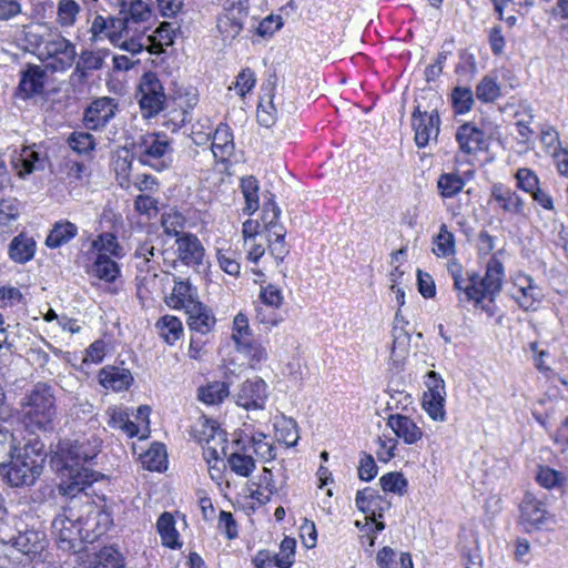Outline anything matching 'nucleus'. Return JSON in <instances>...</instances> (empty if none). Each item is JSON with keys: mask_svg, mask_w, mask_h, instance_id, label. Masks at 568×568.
Returning <instances> with one entry per match:
<instances>
[{"mask_svg": "<svg viewBox=\"0 0 568 568\" xmlns=\"http://www.w3.org/2000/svg\"><path fill=\"white\" fill-rule=\"evenodd\" d=\"M108 416V425L113 429H121L128 437L132 438L138 435L139 427L130 420L126 408L122 406H110L105 410Z\"/></svg>", "mask_w": 568, "mask_h": 568, "instance_id": "obj_29", "label": "nucleus"}, {"mask_svg": "<svg viewBox=\"0 0 568 568\" xmlns=\"http://www.w3.org/2000/svg\"><path fill=\"white\" fill-rule=\"evenodd\" d=\"M0 544L11 545L21 554L33 559L40 557L45 550L48 546V538L44 531L30 528L19 531L18 535L12 536L9 539L0 537Z\"/></svg>", "mask_w": 568, "mask_h": 568, "instance_id": "obj_9", "label": "nucleus"}, {"mask_svg": "<svg viewBox=\"0 0 568 568\" xmlns=\"http://www.w3.org/2000/svg\"><path fill=\"white\" fill-rule=\"evenodd\" d=\"M99 381L104 388L121 392L130 387L133 376L126 368L105 366L99 372Z\"/></svg>", "mask_w": 568, "mask_h": 568, "instance_id": "obj_20", "label": "nucleus"}, {"mask_svg": "<svg viewBox=\"0 0 568 568\" xmlns=\"http://www.w3.org/2000/svg\"><path fill=\"white\" fill-rule=\"evenodd\" d=\"M45 79L47 72L42 67L28 65L22 72L19 89L27 98L41 94L44 90Z\"/></svg>", "mask_w": 568, "mask_h": 568, "instance_id": "obj_22", "label": "nucleus"}, {"mask_svg": "<svg viewBox=\"0 0 568 568\" xmlns=\"http://www.w3.org/2000/svg\"><path fill=\"white\" fill-rule=\"evenodd\" d=\"M477 275L469 276L464 287V297L459 295V301L470 302L474 301L476 304L480 303L485 297H489L480 282H477Z\"/></svg>", "mask_w": 568, "mask_h": 568, "instance_id": "obj_53", "label": "nucleus"}, {"mask_svg": "<svg viewBox=\"0 0 568 568\" xmlns=\"http://www.w3.org/2000/svg\"><path fill=\"white\" fill-rule=\"evenodd\" d=\"M165 302L172 308L185 311L199 302L196 288L192 287L189 281L175 280L172 293L166 297Z\"/></svg>", "mask_w": 568, "mask_h": 568, "instance_id": "obj_23", "label": "nucleus"}, {"mask_svg": "<svg viewBox=\"0 0 568 568\" xmlns=\"http://www.w3.org/2000/svg\"><path fill=\"white\" fill-rule=\"evenodd\" d=\"M433 253L438 257H448L455 253L454 234L446 224H442L438 234L433 240Z\"/></svg>", "mask_w": 568, "mask_h": 568, "instance_id": "obj_40", "label": "nucleus"}, {"mask_svg": "<svg viewBox=\"0 0 568 568\" xmlns=\"http://www.w3.org/2000/svg\"><path fill=\"white\" fill-rule=\"evenodd\" d=\"M465 186L464 179L458 173H443L437 180V189L442 197L452 199L459 194Z\"/></svg>", "mask_w": 568, "mask_h": 568, "instance_id": "obj_36", "label": "nucleus"}, {"mask_svg": "<svg viewBox=\"0 0 568 568\" xmlns=\"http://www.w3.org/2000/svg\"><path fill=\"white\" fill-rule=\"evenodd\" d=\"M43 445L39 442L26 444L0 467L7 483L12 487L33 485L43 470Z\"/></svg>", "mask_w": 568, "mask_h": 568, "instance_id": "obj_4", "label": "nucleus"}, {"mask_svg": "<svg viewBox=\"0 0 568 568\" xmlns=\"http://www.w3.org/2000/svg\"><path fill=\"white\" fill-rule=\"evenodd\" d=\"M156 327L159 329L160 336L169 344L173 345L180 337L183 332L181 321L171 315H165L161 317Z\"/></svg>", "mask_w": 568, "mask_h": 568, "instance_id": "obj_39", "label": "nucleus"}, {"mask_svg": "<svg viewBox=\"0 0 568 568\" xmlns=\"http://www.w3.org/2000/svg\"><path fill=\"white\" fill-rule=\"evenodd\" d=\"M19 412L21 423L32 433L52 429L57 415L52 386L39 382L27 389L19 400Z\"/></svg>", "mask_w": 568, "mask_h": 568, "instance_id": "obj_3", "label": "nucleus"}, {"mask_svg": "<svg viewBox=\"0 0 568 568\" xmlns=\"http://www.w3.org/2000/svg\"><path fill=\"white\" fill-rule=\"evenodd\" d=\"M384 491L404 495L407 488V480L402 473L392 471L379 478Z\"/></svg>", "mask_w": 568, "mask_h": 568, "instance_id": "obj_48", "label": "nucleus"}, {"mask_svg": "<svg viewBox=\"0 0 568 568\" xmlns=\"http://www.w3.org/2000/svg\"><path fill=\"white\" fill-rule=\"evenodd\" d=\"M258 298L265 306H270L271 308H278L282 306L284 297L282 291L273 284H267L266 286H262Z\"/></svg>", "mask_w": 568, "mask_h": 568, "instance_id": "obj_56", "label": "nucleus"}, {"mask_svg": "<svg viewBox=\"0 0 568 568\" xmlns=\"http://www.w3.org/2000/svg\"><path fill=\"white\" fill-rule=\"evenodd\" d=\"M440 119L436 110L430 113L420 111L416 106L412 114V128L415 132V143L417 148L422 149L429 144L430 141H436L439 134Z\"/></svg>", "mask_w": 568, "mask_h": 568, "instance_id": "obj_8", "label": "nucleus"}, {"mask_svg": "<svg viewBox=\"0 0 568 568\" xmlns=\"http://www.w3.org/2000/svg\"><path fill=\"white\" fill-rule=\"evenodd\" d=\"M70 501L52 521L58 547L64 551H78L82 542H92L104 532L101 520L108 515L97 508L84 491Z\"/></svg>", "mask_w": 568, "mask_h": 568, "instance_id": "obj_1", "label": "nucleus"}, {"mask_svg": "<svg viewBox=\"0 0 568 568\" xmlns=\"http://www.w3.org/2000/svg\"><path fill=\"white\" fill-rule=\"evenodd\" d=\"M386 425L397 438L407 445H414L423 438V429L409 417L402 414L389 415Z\"/></svg>", "mask_w": 568, "mask_h": 568, "instance_id": "obj_15", "label": "nucleus"}, {"mask_svg": "<svg viewBox=\"0 0 568 568\" xmlns=\"http://www.w3.org/2000/svg\"><path fill=\"white\" fill-rule=\"evenodd\" d=\"M78 233V227L75 224L65 221L58 222L54 224L53 229L49 233L45 244L51 248H57L65 243H68L71 239H73Z\"/></svg>", "mask_w": 568, "mask_h": 568, "instance_id": "obj_31", "label": "nucleus"}, {"mask_svg": "<svg viewBox=\"0 0 568 568\" xmlns=\"http://www.w3.org/2000/svg\"><path fill=\"white\" fill-rule=\"evenodd\" d=\"M232 337L237 346L246 345L251 339V329L247 317L239 313L233 321V334Z\"/></svg>", "mask_w": 568, "mask_h": 568, "instance_id": "obj_51", "label": "nucleus"}, {"mask_svg": "<svg viewBox=\"0 0 568 568\" xmlns=\"http://www.w3.org/2000/svg\"><path fill=\"white\" fill-rule=\"evenodd\" d=\"M378 449L376 455L381 462L387 463L395 457V449L398 445L397 438H377Z\"/></svg>", "mask_w": 568, "mask_h": 568, "instance_id": "obj_63", "label": "nucleus"}, {"mask_svg": "<svg viewBox=\"0 0 568 568\" xmlns=\"http://www.w3.org/2000/svg\"><path fill=\"white\" fill-rule=\"evenodd\" d=\"M230 394L229 385L225 382H213L199 388L197 397L207 405L222 403Z\"/></svg>", "mask_w": 568, "mask_h": 568, "instance_id": "obj_34", "label": "nucleus"}, {"mask_svg": "<svg viewBox=\"0 0 568 568\" xmlns=\"http://www.w3.org/2000/svg\"><path fill=\"white\" fill-rule=\"evenodd\" d=\"M185 313L187 314L189 327L192 331L200 332L201 334L209 333L215 324V318L201 302H197L186 308Z\"/></svg>", "mask_w": 568, "mask_h": 568, "instance_id": "obj_28", "label": "nucleus"}, {"mask_svg": "<svg viewBox=\"0 0 568 568\" xmlns=\"http://www.w3.org/2000/svg\"><path fill=\"white\" fill-rule=\"evenodd\" d=\"M211 150L215 159L226 161L234 152L233 133L227 124L220 123L212 131Z\"/></svg>", "mask_w": 568, "mask_h": 568, "instance_id": "obj_21", "label": "nucleus"}, {"mask_svg": "<svg viewBox=\"0 0 568 568\" xmlns=\"http://www.w3.org/2000/svg\"><path fill=\"white\" fill-rule=\"evenodd\" d=\"M53 58L51 64L54 71H62L70 68L77 57L75 45L62 36H55L43 42V52Z\"/></svg>", "mask_w": 568, "mask_h": 568, "instance_id": "obj_11", "label": "nucleus"}, {"mask_svg": "<svg viewBox=\"0 0 568 568\" xmlns=\"http://www.w3.org/2000/svg\"><path fill=\"white\" fill-rule=\"evenodd\" d=\"M139 97V104L144 118L155 116L164 109L166 97L155 73L146 72L142 75Z\"/></svg>", "mask_w": 568, "mask_h": 568, "instance_id": "obj_7", "label": "nucleus"}, {"mask_svg": "<svg viewBox=\"0 0 568 568\" xmlns=\"http://www.w3.org/2000/svg\"><path fill=\"white\" fill-rule=\"evenodd\" d=\"M173 151L171 139L160 132L143 134L134 144V152L139 161L156 171L170 166Z\"/></svg>", "mask_w": 568, "mask_h": 568, "instance_id": "obj_5", "label": "nucleus"}, {"mask_svg": "<svg viewBox=\"0 0 568 568\" xmlns=\"http://www.w3.org/2000/svg\"><path fill=\"white\" fill-rule=\"evenodd\" d=\"M178 257L189 266L202 264L205 250L200 240L190 233H183L175 241Z\"/></svg>", "mask_w": 568, "mask_h": 568, "instance_id": "obj_16", "label": "nucleus"}, {"mask_svg": "<svg viewBox=\"0 0 568 568\" xmlns=\"http://www.w3.org/2000/svg\"><path fill=\"white\" fill-rule=\"evenodd\" d=\"M237 349L250 358L251 366L253 367L267 358L266 348L260 343L253 341L247 342L246 345H242Z\"/></svg>", "mask_w": 568, "mask_h": 568, "instance_id": "obj_61", "label": "nucleus"}, {"mask_svg": "<svg viewBox=\"0 0 568 568\" xmlns=\"http://www.w3.org/2000/svg\"><path fill=\"white\" fill-rule=\"evenodd\" d=\"M456 141L460 151L466 154L483 150L486 145L485 133L471 123H465L457 129Z\"/></svg>", "mask_w": 568, "mask_h": 568, "instance_id": "obj_19", "label": "nucleus"}, {"mask_svg": "<svg viewBox=\"0 0 568 568\" xmlns=\"http://www.w3.org/2000/svg\"><path fill=\"white\" fill-rule=\"evenodd\" d=\"M224 12L217 18L216 28L224 42H232L242 31L248 14V0H217Z\"/></svg>", "mask_w": 568, "mask_h": 568, "instance_id": "obj_6", "label": "nucleus"}, {"mask_svg": "<svg viewBox=\"0 0 568 568\" xmlns=\"http://www.w3.org/2000/svg\"><path fill=\"white\" fill-rule=\"evenodd\" d=\"M519 510V524L526 531L539 528L546 520L545 505L530 493L525 495Z\"/></svg>", "mask_w": 568, "mask_h": 568, "instance_id": "obj_14", "label": "nucleus"}, {"mask_svg": "<svg viewBox=\"0 0 568 568\" xmlns=\"http://www.w3.org/2000/svg\"><path fill=\"white\" fill-rule=\"evenodd\" d=\"M253 453L264 463H268L275 459L276 448L275 446L266 440V435L263 433L254 434L250 439Z\"/></svg>", "mask_w": 568, "mask_h": 568, "instance_id": "obj_44", "label": "nucleus"}, {"mask_svg": "<svg viewBox=\"0 0 568 568\" xmlns=\"http://www.w3.org/2000/svg\"><path fill=\"white\" fill-rule=\"evenodd\" d=\"M281 215L280 207L275 204V202L271 201L266 203L263 207V220L265 222L267 237L283 240L286 235L285 227L277 222Z\"/></svg>", "mask_w": 568, "mask_h": 568, "instance_id": "obj_30", "label": "nucleus"}, {"mask_svg": "<svg viewBox=\"0 0 568 568\" xmlns=\"http://www.w3.org/2000/svg\"><path fill=\"white\" fill-rule=\"evenodd\" d=\"M515 286L518 293L514 296L517 304L525 311L535 310L541 298V290L535 284L532 277L518 274L515 278Z\"/></svg>", "mask_w": 568, "mask_h": 568, "instance_id": "obj_17", "label": "nucleus"}, {"mask_svg": "<svg viewBox=\"0 0 568 568\" xmlns=\"http://www.w3.org/2000/svg\"><path fill=\"white\" fill-rule=\"evenodd\" d=\"M103 65V57L100 52L95 51H82L77 62L73 77H79L80 79L87 75L88 71L99 70Z\"/></svg>", "mask_w": 568, "mask_h": 568, "instance_id": "obj_42", "label": "nucleus"}, {"mask_svg": "<svg viewBox=\"0 0 568 568\" xmlns=\"http://www.w3.org/2000/svg\"><path fill=\"white\" fill-rule=\"evenodd\" d=\"M445 396L446 394H439L438 392H435V394L424 393L423 408L433 420L445 422Z\"/></svg>", "mask_w": 568, "mask_h": 568, "instance_id": "obj_38", "label": "nucleus"}, {"mask_svg": "<svg viewBox=\"0 0 568 568\" xmlns=\"http://www.w3.org/2000/svg\"><path fill=\"white\" fill-rule=\"evenodd\" d=\"M501 90L496 78L485 75L476 87V97L484 103L496 101L500 97Z\"/></svg>", "mask_w": 568, "mask_h": 568, "instance_id": "obj_45", "label": "nucleus"}, {"mask_svg": "<svg viewBox=\"0 0 568 568\" xmlns=\"http://www.w3.org/2000/svg\"><path fill=\"white\" fill-rule=\"evenodd\" d=\"M490 199L495 201L498 207L505 213L518 215L524 212L525 204L523 199L516 191L501 183H496L491 186Z\"/></svg>", "mask_w": 568, "mask_h": 568, "instance_id": "obj_18", "label": "nucleus"}, {"mask_svg": "<svg viewBox=\"0 0 568 568\" xmlns=\"http://www.w3.org/2000/svg\"><path fill=\"white\" fill-rule=\"evenodd\" d=\"M233 473L241 477H248L256 468L254 458L245 452H234L227 458Z\"/></svg>", "mask_w": 568, "mask_h": 568, "instance_id": "obj_41", "label": "nucleus"}, {"mask_svg": "<svg viewBox=\"0 0 568 568\" xmlns=\"http://www.w3.org/2000/svg\"><path fill=\"white\" fill-rule=\"evenodd\" d=\"M377 475V466L372 455L363 453L358 465V477L364 481L372 480Z\"/></svg>", "mask_w": 568, "mask_h": 568, "instance_id": "obj_64", "label": "nucleus"}, {"mask_svg": "<svg viewBox=\"0 0 568 568\" xmlns=\"http://www.w3.org/2000/svg\"><path fill=\"white\" fill-rule=\"evenodd\" d=\"M268 397L267 385L260 378L246 379L236 394V404L246 410L262 412Z\"/></svg>", "mask_w": 568, "mask_h": 568, "instance_id": "obj_10", "label": "nucleus"}, {"mask_svg": "<svg viewBox=\"0 0 568 568\" xmlns=\"http://www.w3.org/2000/svg\"><path fill=\"white\" fill-rule=\"evenodd\" d=\"M257 122L265 128H271L277 120V112L273 103V98L267 101H261L256 111Z\"/></svg>", "mask_w": 568, "mask_h": 568, "instance_id": "obj_55", "label": "nucleus"}, {"mask_svg": "<svg viewBox=\"0 0 568 568\" xmlns=\"http://www.w3.org/2000/svg\"><path fill=\"white\" fill-rule=\"evenodd\" d=\"M118 102L113 98L102 97L90 103L84 112V124L90 130H99L115 116Z\"/></svg>", "mask_w": 568, "mask_h": 568, "instance_id": "obj_12", "label": "nucleus"}, {"mask_svg": "<svg viewBox=\"0 0 568 568\" xmlns=\"http://www.w3.org/2000/svg\"><path fill=\"white\" fill-rule=\"evenodd\" d=\"M276 435L287 447L295 446L300 438L297 425L293 419H284L282 424L276 425Z\"/></svg>", "mask_w": 568, "mask_h": 568, "instance_id": "obj_54", "label": "nucleus"}, {"mask_svg": "<svg viewBox=\"0 0 568 568\" xmlns=\"http://www.w3.org/2000/svg\"><path fill=\"white\" fill-rule=\"evenodd\" d=\"M142 465L149 470L160 471L166 463L165 446L161 443L153 444L141 457Z\"/></svg>", "mask_w": 568, "mask_h": 568, "instance_id": "obj_43", "label": "nucleus"}, {"mask_svg": "<svg viewBox=\"0 0 568 568\" xmlns=\"http://www.w3.org/2000/svg\"><path fill=\"white\" fill-rule=\"evenodd\" d=\"M100 447L101 440L95 435L64 439L59 443L55 454L63 463L60 494L75 497L98 480L99 474L84 467L83 464L95 458Z\"/></svg>", "mask_w": 568, "mask_h": 568, "instance_id": "obj_2", "label": "nucleus"}, {"mask_svg": "<svg viewBox=\"0 0 568 568\" xmlns=\"http://www.w3.org/2000/svg\"><path fill=\"white\" fill-rule=\"evenodd\" d=\"M503 278V263L498 258L491 257L487 263L485 276L480 281V286L484 287L490 300L500 292Z\"/></svg>", "mask_w": 568, "mask_h": 568, "instance_id": "obj_27", "label": "nucleus"}, {"mask_svg": "<svg viewBox=\"0 0 568 568\" xmlns=\"http://www.w3.org/2000/svg\"><path fill=\"white\" fill-rule=\"evenodd\" d=\"M69 146L79 154H85L95 146L94 138L88 132H73L68 139Z\"/></svg>", "mask_w": 568, "mask_h": 568, "instance_id": "obj_52", "label": "nucleus"}, {"mask_svg": "<svg viewBox=\"0 0 568 568\" xmlns=\"http://www.w3.org/2000/svg\"><path fill=\"white\" fill-rule=\"evenodd\" d=\"M452 102L457 113L468 112L474 104V94L469 88L457 87L452 93Z\"/></svg>", "mask_w": 568, "mask_h": 568, "instance_id": "obj_50", "label": "nucleus"}, {"mask_svg": "<svg viewBox=\"0 0 568 568\" xmlns=\"http://www.w3.org/2000/svg\"><path fill=\"white\" fill-rule=\"evenodd\" d=\"M210 430L211 434L202 439L204 442L203 456L209 464L212 460L217 462L219 459L226 456L227 449L224 432L214 428L213 426L210 428Z\"/></svg>", "mask_w": 568, "mask_h": 568, "instance_id": "obj_26", "label": "nucleus"}, {"mask_svg": "<svg viewBox=\"0 0 568 568\" xmlns=\"http://www.w3.org/2000/svg\"><path fill=\"white\" fill-rule=\"evenodd\" d=\"M217 261L220 267L229 275L236 276L240 274V263L235 260L234 253L231 251H217Z\"/></svg>", "mask_w": 568, "mask_h": 568, "instance_id": "obj_62", "label": "nucleus"}, {"mask_svg": "<svg viewBox=\"0 0 568 568\" xmlns=\"http://www.w3.org/2000/svg\"><path fill=\"white\" fill-rule=\"evenodd\" d=\"M90 33L93 41L108 38L112 43L116 44L129 33L128 21L122 18H104L101 14H97L92 21Z\"/></svg>", "mask_w": 568, "mask_h": 568, "instance_id": "obj_13", "label": "nucleus"}, {"mask_svg": "<svg viewBox=\"0 0 568 568\" xmlns=\"http://www.w3.org/2000/svg\"><path fill=\"white\" fill-rule=\"evenodd\" d=\"M119 272L118 264L106 254H98L91 268L93 276L105 282H113Z\"/></svg>", "mask_w": 568, "mask_h": 568, "instance_id": "obj_35", "label": "nucleus"}, {"mask_svg": "<svg viewBox=\"0 0 568 568\" xmlns=\"http://www.w3.org/2000/svg\"><path fill=\"white\" fill-rule=\"evenodd\" d=\"M81 12L82 7L77 0H58L54 22L67 32L78 23Z\"/></svg>", "mask_w": 568, "mask_h": 568, "instance_id": "obj_24", "label": "nucleus"}, {"mask_svg": "<svg viewBox=\"0 0 568 568\" xmlns=\"http://www.w3.org/2000/svg\"><path fill=\"white\" fill-rule=\"evenodd\" d=\"M566 480L567 478L561 471L547 466H540L536 475V481L546 489L560 488Z\"/></svg>", "mask_w": 568, "mask_h": 568, "instance_id": "obj_46", "label": "nucleus"}, {"mask_svg": "<svg viewBox=\"0 0 568 568\" xmlns=\"http://www.w3.org/2000/svg\"><path fill=\"white\" fill-rule=\"evenodd\" d=\"M185 217L182 213L171 210L162 215V226L164 233L168 235H174L176 239L181 236L185 227Z\"/></svg>", "mask_w": 568, "mask_h": 568, "instance_id": "obj_47", "label": "nucleus"}, {"mask_svg": "<svg viewBox=\"0 0 568 568\" xmlns=\"http://www.w3.org/2000/svg\"><path fill=\"white\" fill-rule=\"evenodd\" d=\"M16 439L8 429H0V467L18 450Z\"/></svg>", "mask_w": 568, "mask_h": 568, "instance_id": "obj_59", "label": "nucleus"}, {"mask_svg": "<svg viewBox=\"0 0 568 568\" xmlns=\"http://www.w3.org/2000/svg\"><path fill=\"white\" fill-rule=\"evenodd\" d=\"M36 252V242L27 236H16L9 246L10 257L18 263H26L31 260Z\"/></svg>", "mask_w": 568, "mask_h": 568, "instance_id": "obj_32", "label": "nucleus"}, {"mask_svg": "<svg viewBox=\"0 0 568 568\" xmlns=\"http://www.w3.org/2000/svg\"><path fill=\"white\" fill-rule=\"evenodd\" d=\"M355 504L361 511L373 517H382V511L389 508V503L368 487L357 491Z\"/></svg>", "mask_w": 568, "mask_h": 568, "instance_id": "obj_25", "label": "nucleus"}, {"mask_svg": "<svg viewBox=\"0 0 568 568\" xmlns=\"http://www.w3.org/2000/svg\"><path fill=\"white\" fill-rule=\"evenodd\" d=\"M515 178L517 180V186L529 194L532 191H536V189L539 186V179L530 169H518Z\"/></svg>", "mask_w": 568, "mask_h": 568, "instance_id": "obj_58", "label": "nucleus"}, {"mask_svg": "<svg viewBox=\"0 0 568 568\" xmlns=\"http://www.w3.org/2000/svg\"><path fill=\"white\" fill-rule=\"evenodd\" d=\"M255 83L256 79L254 72L250 68H245L237 74L233 88L239 95L245 97V94L254 88ZM230 89H232V87H230Z\"/></svg>", "mask_w": 568, "mask_h": 568, "instance_id": "obj_60", "label": "nucleus"}, {"mask_svg": "<svg viewBox=\"0 0 568 568\" xmlns=\"http://www.w3.org/2000/svg\"><path fill=\"white\" fill-rule=\"evenodd\" d=\"M151 11L146 3L142 0H131L128 14L122 17L123 20L130 23H138L145 21L150 18Z\"/></svg>", "mask_w": 568, "mask_h": 568, "instance_id": "obj_57", "label": "nucleus"}, {"mask_svg": "<svg viewBox=\"0 0 568 568\" xmlns=\"http://www.w3.org/2000/svg\"><path fill=\"white\" fill-rule=\"evenodd\" d=\"M241 190L245 199L243 212L247 215H252L260 207L257 180L252 175L243 178L241 180Z\"/></svg>", "mask_w": 568, "mask_h": 568, "instance_id": "obj_33", "label": "nucleus"}, {"mask_svg": "<svg viewBox=\"0 0 568 568\" xmlns=\"http://www.w3.org/2000/svg\"><path fill=\"white\" fill-rule=\"evenodd\" d=\"M156 528L164 546L170 548L179 546V532L175 529L174 518L171 514L163 513L158 519Z\"/></svg>", "mask_w": 568, "mask_h": 568, "instance_id": "obj_37", "label": "nucleus"}, {"mask_svg": "<svg viewBox=\"0 0 568 568\" xmlns=\"http://www.w3.org/2000/svg\"><path fill=\"white\" fill-rule=\"evenodd\" d=\"M92 247L99 252V254H110L113 256H120L121 246L118 243L115 235L112 233H102L93 242Z\"/></svg>", "mask_w": 568, "mask_h": 568, "instance_id": "obj_49", "label": "nucleus"}]
</instances>
